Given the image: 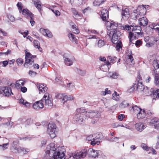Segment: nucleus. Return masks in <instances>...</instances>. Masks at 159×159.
<instances>
[{"instance_id": "nucleus-1", "label": "nucleus", "mask_w": 159, "mask_h": 159, "mask_svg": "<svg viewBox=\"0 0 159 159\" xmlns=\"http://www.w3.org/2000/svg\"><path fill=\"white\" fill-rule=\"evenodd\" d=\"M25 52V62L24 65V67L26 68H31L34 65V59L36 57V56L33 55L30 52H27L26 50Z\"/></svg>"}, {"instance_id": "nucleus-2", "label": "nucleus", "mask_w": 159, "mask_h": 159, "mask_svg": "<svg viewBox=\"0 0 159 159\" xmlns=\"http://www.w3.org/2000/svg\"><path fill=\"white\" fill-rule=\"evenodd\" d=\"M118 24L114 22L113 21L111 22L108 21L107 23V28L108 30L107 32V34L110 37H111V32L117 30H116Z\"/></svg>"}, {"instance_id": "nucleus-3", "label": "nucleus", "mask_w": 159, "mask_h": 159, "mask_svg": "<svg viewBox=\"0 0 159 159\" xmlns=\"http://www.w3.org/2000/svg\"><path fill=\"white\" fill-rule=\"evenodd\" d=\"M65 150L63 147H59L56 151V154L52 156L51 159H62L65 156Z\"/></svg>"}, {"instance_id": "nucleus-4", "label": "nucleus", "mask_w": 159, "mask_h": 159, "mask_svg": "<svg viewBox=\"0 0 159 159\" xmlns=\"http://www.w3.org/2000/svg\"><path fill=\"white\" fill-rule=\"evenodd\" d=\"M134 86H135L138 91H143V88H145L143 84L142 77L139 74L137 76Z\"/></svg>"}, {"instance_id": "nucleus-5", "label": "nucleus", "mask_w": 159, "mask_h": 159, "mask_svg": "<svg viewBox=\"0 0 159 159\" xmlns=\"http://www.w3.org/2000/svg\"><path fill=\"white\" fill-rule=\"evenodd\" d=\"M64 58L65 64L67 66H70L72 65L73 62L75 61L74 57L70 54H64Z\"/></svg>"}, {"instance_id": "nucleus-6", "label": "nucleus", "mask_w": 159, "mask_h": 159, "mask_svg": "<svg viewBox=\"0 0 159 159\" xmlns=\"http://www.w3.org/2000/svg\"><path fill=\"white\" fill-rule=\"evenodd\" d=\"M112 36L111 41L114 44L117 43L119 41L120 39V35L119 31L115 30L111 32Z\"/></svg>"}, {"instance_id": "nucleus-7", "label": "nucleus", "mask_w": 159, "mask_h": 159, "mask_svg": "<svg viewBox=\"0 0 159 159\" xmlns=\"http://www.w3.org/2000/svg\"><path fill=\"white\" fill-rule=\"evenodd\" d=\"M87 154V150L84 149L81 151H77L75 153L73 157L75 159H79L84 157Z\"/></svg>"}, {"instance_id": "nucleus-8", "label": "nucleus", "mask_w": 159, "mask_h": 159, "mask_svg": "<svg viewBox=\"0 0 159 159\" xmlns=\"http://www.w3.org/2000/svg\"><path fill=\"white\" fill-rule=\"evenodd\" d=\"M54 98L58 99H74V98L71 95L66 93H58L55 94Z\"/></svg>"}, {"instance_id": "nucleus-9", "label": "nucleus", "mask_w": 159, "mask_h": 159, "mask_svg": "<svg viewBox=\"0 0 159 159\" xmlns=\"http://www.w3.org/2000/svg\"><path fill=\"white\" fill-rule=\"evenodd\" d=\"M136 12H134V13H136L137 12L139 15L140 16H144L146 12V8L144 7V5L139 6L137 8Z\"/></svg>"}, {"instance_id": "nucleus-10", "label": "nucleus", "mask_w": 159, "mask_h": 159, "mask_svg": "<svg viewBox=\"0 0 159 159\" xmlns=\"http://www.w3.org/2000/svg\"><path fill=\"white\" fill-rule=\"evenodd\" d=\"M85 115L83 114H77L74 117V120L77 123L80 124L84 120L83 117H85Z\"/></svg>"}, {"instance_id": "nucleus-11", "label": "nucleus", "mask_w": 159, "mask_h": 159, "mask_svg": "<svg viewBox=\"0 0 159 159\" xmlns=\"http://www.w3.org/2000/svg\"><path fill=\"white\" fill-rule=\"evenodd\" d=\"M122 19L127 20L129 17L130 13L129 9L127 8H123L121 12Z\"/></svg>"}, {"instance_id": "nucleus-12", "label": "nucleus", "mask_w": 159, "mask_h": 159, "mask_svg": "<svg viewBox=\"0 0 159 159\" xmlns=\"http://www.w3.org/2000/svg\"><path fill=\"white\" fill-rule=\"evenodd\" d=\"M48 147L49 148V150L46 151L47 153L49 154V155H52V156L54 154L55 155L57 149L55 148L54 144L52 143L50 144Z\"/></svg>"}, {"instance_id": "nucleus-13", "label": "nucleus", "mask_w": 159, "mask_h": 159, "mask_svg": "<svg viewBox=\"0 0 159 159\" xmlns=\"http://www.w3.org/2000/svg\"><path fill=\"white\" fill-rule=\"evenodd\" d=\"M44 105L42 100H39L35 102L33 105V107L35 110H39L43 108Z\"/></svg>"}, {"instance_id": "nucleus-14", "label": "nucleus", "mask_w": 159, "mask_h": 159, "mask_svg": "<svg viewBox=\"0 0 159 159\" xmlns=\"http://www.w3.org/2000/svg\"><path fill=\"white\" fill-rule=\"evenodd\" d=\"M2 93L3 94L6 96H9L11 95V93L12 94L13 93L11 92V89L10 87H5L2 88Z\"/></svg>"}, {"instance_id": "nucleus-15", "label": "nucleus", "mask_w": 159, "mask_h": 159, "mask_svg": "<svg viewBox=\"0 0 159 159\" xmlns=\"http://www.w3.org/2000/svg\"><path fill=\"white\" fill-rule=\"evenodd\" d=\"M136 116L138 119H142L145 118L147 116L145 110L141 109L137 114Z\"/></svg>"}, {"instance_id": "nucleus-16", "label": "nucleus", "mask_w": 159, "mask_h": 159, "mask_svg": "<svg viewBox=\"0 0 159 159\" xmlns=\"http://www.w3.org/2000/svg\"><path fill=\"white\" fill-rule=\"evenodd\" d=\"M101 17L102 20L106 21L108 18V12L106 9H103L101 11Z\"/></svg>"}, {"instance_id": "nucleus-17", "label": "nucleus", "mask_w": 159, "mask_h": 159, "mask_svg": "<svg viewBox=\"0 0 159 159\" xmlns=\"http://www.w3.org/2000/svg\"><path fill=\"white\" fill-rule=\"evenodd\" d=\"M99 116L98 112L97 111H90L85 115V117H89L90 118H97Z\"/></svg>"}, {"instance_id": "nucleus-18", "label": "nucleus", "mask_w": 159, "mask_h": 159, "mask_svg": "<svg viewBox=\"0 0 159 159\" xmlns=\"http://www.w3.org/2000/svg\"><path fill=\"white\" fill-rule=\"evenodd\" d=\"M154 90L153 89H149L147 87H146L145 88H143V91L144 95L148 96L153 94Z\"/></svg>"}, {"instance_id": "nucleus-19", "label": "nucleus", "mask_w": 159, "mask_h": 159, "mask_svg": "<svg viewBox=\"0 0 159 159\" xmlns=\"http://www.w3.org/2000/svg\"><path fill=\"white\" fill-rule=\"evenodd\" d=\"M40 31L44 35L49 38H51L52 36L51 32L47 29H44L41 28L40 29Z\"/></svg>"}, {"instance_id": "nucleus-20", "label": "nucleus", "mask_w": 159, "mask_h": 159, "mask_svg": "<svg viewBox=\"0 0 159 159\" xmlns=\"http://www.w3.org/2000/svg\"><path fill=\"white\" fill-rule=\"evenodd\" d=\"M106 63L101 65L100 67L101 70L103 72H107L110 67V63L109 62L107 61Z\"/></svg>"}, {"instance_id": "nucleus-21", "label": "nucleus", "mask_w": 159, "mask_h": 159, "mask_svg": "<svg viewBox=\"0 0 159 159\" xmlns=\"http://www.w3.org/2000/svg\"><path fill=\"white\" fill-rule=\"evenodd\" d=\"M135 127L136 129L139 131H142L146 127V125L142 123H138L135 124Z\"/></svg>"}, {"instance_id": "nucleus-22", "label": "nucleus", "mask_w": 159, "mask_h": 159, "mask_svg": "<svg viewBox=\"0 0 159 159\" xmlns=\"http://www.w3.org/2000/svg\"><path fill=\"white\" fill-rule=\"evenodd\" d=\"M37 86L40 92H45L47 90L48 88L45 84H43L37 83ZM40 93V92H39Z\"/></svg>"}, {"instance_id": "nucleus-23", "label": "nucleus", "mask_w": 159, "mask_h": 159, "mask_svg": "<svg viewBox=\"0 0 159 159\" xmlns=\"http://www.w3.org/2000/svg\"><path fill=\"white\" fill-rule=\"evenodd\" d=\"M57 126L56 125L52 122L49 123L48 125L47 132L56 130Z\"/></svg>"}, {"instance_id": "nucleus-24", "label": "nucleus", "mask_w": 159, "mask_h": 159, "mask_svg": "<svg viewBox=\"0 0 159 159\" xmlns=\"http://www.w3.org/2000/svg\"><path fill=\"white\" fill-rule=\"evenodd\" d=\"M71 11L74 15V17L75 18L78 19L81 18L82 16V15L79 13L75 8H72Z\"/></svg>"}, {"instance_id": "nucleus-25", "label": "nucleus", "mask_w": 159, "mask_h": 159, "mask_svg": "<svg viewBox=\"0 0 159 159\" xmlns=\"http://www.w3.org/2000/svg\"><path fill=\"white\" fill-rule=\"evenodd\" d=\"M139 21L140 25L144 26L147 25L148 20L145 17H143L139 19Z\"/></svg>"}, {"instance_id": "nucleus-26", "label": "nucleus", "mask_w": 159, "mask_h": 159, "mask_svg": "<svg viewBox=\"0 0 159 159\" xmlns=\"http://www.w3.org/2000/svg\"><path fill=\"white\" fill-rule=\"evenodd\" d=\"M130 106H132V107L130 108H131V110H132L134 113L137 114L141 109V108L136 105H134L132 103L130 104Z\"/></svg>"}, {"instance_id": "nucleus-27", "label": "nucleus", "mask_w": 159, "mask_h": 159, "mask_svg": "<svg viewBox=\"0 0 159 159\" xmlns=\"http://www.w3.org/2000/svg\"><path fill=\"white\" fill-rule=\"evenodd\" d=\"M137 34H135L134 32H129V41L131 43H134L132 42V41L134 39H136V35Z\"/></svg>"}, {"instance_id": "nucleus-28", "label": "nucleus", "mask_w": 159, "mask_h": 159, "mask_svg": "<svg viewBox=\"0 0 159 159\" xmlns=\"http://www.w3.org/2000/svg\"><path fill=\"white\" fill-rule=\"evenodd\" d=\"M132 27H133L132 31L137 34V36L139 35L141 33V28L140 26H135Z\"/></svg>"}, {"instance_id": "nucleus-29", "label": "nucleus", "mask_w": 159, "mask_h": 159, "mask_svg": "<svg viewBox=\"0 0 159 159\" xmlns=\"http://www.w3.org/2000/svg\"><path fill=\"white\" fill-rule=\"evenodd\" d=\"M68 36L70 40L73 43H77L78 41L75 37V36L72 33H70L68 34Z\"/></svg>"}, {"instance_id": "nucleus-30", "label": "nucleus", "mask_w": 159, "mask_h": 159, "mask_svg": "<svg viewBox=\"0 0 159 159\" xmlns=\"http://www.w3.org/2000/svg\"><path fill=\"white\" fill-rule=\"evenodd\" d=\"M22 13L23 15L27 16L32 17L33 15L32 13L27 9H23L22 11Z\"/></svg>"}, {"instance_id": "nucleus-31", "label": "nucleus", "mask_w": 159, "mask_h": 159, "mask_svg": "<svg viewBox=\"0 0 159 159\" xmlns=\"http://www.w3.org/2000/svg\"><path fill=\"white\" fill-rule=\"evenodd\" d=\"M106 0H95L94 1L93 4L95 6H99L103 3Z\"/></svg>"}, {"instance_id": "nucleus-32", "label": "nucleus", "mask_w": 159, "mask_h": 159, "mask_svg": "<svg viewBox=\"0 0 159 159\" xmlns=\"http://www.w3.org/2000/svg\"><path fill=\"white\" fill-rule=\"evenodd\" d=\"M34 4L35 5V7L38 10L40 13L41 15H42V13L41 12V3L40 1H38L37 2H34Z\"/></svg>"}, {"instance_id": "nucleus-33", "label": "nucleus", "mask_w": 159, "mask_h": 159, "mask_svg": "<svg viewBox=\"0 0 159 159\" xmlns=\"http://www.w3.org/2000/svg\"><path fill=\"white\" fill-rule=\"evenodd\" d=\"M131 103H129L126 101L124 100L120 104V107L122 108H125L127 107L130 105Z\"/></svg>"}, {"instance_id": "nucleus-34", "label": "nucleus", "mask_w": 159, "mask_h": 159, "mask_svg": "<svg viewBox=\"0 0 159 159\" xmlns=\"http://www.w3.org/2000/svg\"><path fill=\"white\" fill-rule=\"evenodd\" d=\"M19 141L18 140L14 141L12 143L10 149L11 150H13L14 148H16V146L19 144Z\"/></svg>"}, {"instance_id": "nucleus-35", "label": "nucleus", "mask_w": 159, "mask_h": 159, "mask_svg": "<svg viewBox=\"0 0 159 159\" xmlns=\"http://www.w3.org/2000/svg\"><path fill=\"white\" fill-rule=\"evenodd\" d=\"M95 137L94 138L96 140H101L103 138V135L102 133L101 132H98L96 133L95 135Z\"/></svg>"}, {"instance_id": "nucleus-36", "label": "nucleus", "mask_w": 159, "mask_h": 159, "mask_svg": "<svg viewBox=\"0 0 159 159\" xmlns=\"http://www.w3.org/2000/svg\"><path fill=\"white\" fill-rule=\"evenodd\" d=\"M25 81L23 80H20L16 81V86L19 87L20 86H24L25 85Z\"/></svg>"}, {"instance_id": "nucleus-37", "label": "nucleus", "mask_w": 159, "mask_h": 159, "mask_svg": "<svg viewBox=\"0 0 159 159\" xmlns=\"http://www.w3.org/2000/svg\"><path fill=\"white\" fill-rule=\"evenodd\" d=\"M19 102L26 107H29L30 104V103L26 101V100H19Z\"/></svg>"}, {"instance_id": "nucleus-38", "label": "nucleus", "mask_w": 159, "mask_h": 159, "mask_svg": "<svg viewBox=\"0 0 159 159\" xmlns=\"http://www.w3.org/2000/svg\"><path fill=\"white\" fill-rule=\"evenodd\" d=\"M77 113H80L79 114H82V113H87V111H86L84 107H81L80 108H77L76 109Z\"/></svg>"}, {"instance_id": "nucleus-39", "label": "nucleus", "mask_w": 159, "mask_h": 159, "mask_svg": "<svg viewBox=\"0 0 159 159\" xmlns=\"http://www.w3.org/2000/svg\"><path fill=\"white\" fill-rule=\"evenodd\" d=\"M154 83L157 86L159 87V76L157 74L154 76Z\"/></svg>"}, {"instance_id": "nucleus-40", "label": "nucleus", "mask_w": 159, "mask_h": 159, "mask_svg": "<svg viewBox=\"0 0 159 159\" xmlns=\"http://www.w3.org/2000/svg\"><path fill=\"white\" fill-rule=\"evenodd\" d=\"M55 131L56 130H53V131L47 132V133L49 134L50 138L52 139L54 138L56 136L55 134Z\"/></svg>"}, {"instance_id": "nucleus-41", "label": "nucleus", "mask_w": 159, "mask_h": 159, "mask_svg": "<svg viewBox=\"0 0 159 159\" xmlns=\"http://www.w3.org/2000/svg\"><path fill=\"white\" fill-rule=\"evenodd\" d=\"M45 106L48 107H51L52 106V100H45Z\"/></svg>"}, {"instance_id": "nucleus-42", "label": "nucleus", "mask_w": 159, "mask_h": 159, "mask_svg": "<svg viewBox=\"0 0 159 159\" xmlns=\"http://www.w3.org/2000/svg\"><path fill=\"white\" fill-rule=\"evenodd\" d=\"M116 44V50L119 52L120 51V49H122V43L120 41H119Z\"/></svg>"}, {"instance_id": "nucleus-43", "label": "nucleus", "mask_w": 159, "mask_h": 159, "mask_svg": "<svg viewBox=\"0 0 159 159\" xmlns=\"http://www.w3.org/2000/svg\"><path fill=\"white\" fill-rule=\"evenodd\" d=\"M112 98L116 99H119L121 98L120 95L118 94L116 91H115L112 95Z\"/></svg>"}, {"instance_id": "nucleus-44", "label": "nucleus", "mask_w": 159, "mask_h": 159, "mask_svg": "<svg viewBox=\"0 0 159 159\" xmlns=\"http://www.w3.org/2000/svg\"><path fill=\"white\" fill-rule=\"evenodd\" d=\"M67 89L70 90H73L75 89L74 84L71 83H68L67 85Z\"/></svg>"}, {"instance_id": "nucleus-45", "label": "nucleus", "mask_w": 159, "mask_h": 159, "mask_svg": "<svg viewBox=\"0 0 159 159\" xmlns=\"http://www.w3.org/2000/svg\"><path fill=\"white\" fill-rule=\"evenodd\" d=\"M159 122V119L157 117H154L151 119L150 123L152 124H156Z\"/></svg>"}, {"instance_id": "nucleus-46", "label": "nucleus", "mask_w": 159, "mask_h": 159, "mask_svg": "<svg viewBox=\"0 0 159 159\" xmlns=\"http://www.w3.org/2000/svg\"><path fill=\"white\" fill-rule=\"evenodd\" d=\"M104 41L101 39L99 40L98 43V46L99 48H101L105 45Z\"/></svg>"}, {"instance_id": "nucleus-47", "label": "nucleus", "mask_w": 159, "mask_h": 159, "mask_svg": "<svg viewBox=\"0 0 159 159\" xmlns=\"http://www.w3.org/2000/svg\"><path fill=\"white\" fill-rule=\"evenodd\" d=\"M16 148H14L12 151H14L16 153H21V147H16Z\"/></svg>"}, {"instance_id": "nucleus-48", "label": "nucleus", "mask_w": 159, "mask_h": 159, "mask_svg": "<svg viewBox=\"0 0 159 159\" xmlns=\"http://www.w3.org/2000/svg\"><path fill=\"white\" fill-rule=\"evenodd\" d=\"M72 4H77L78 5L82 2L83 0H70Z\"/></svg>"}, {"instance_id": "nucleus-49", "label": "nucleus", "mask_w": 159, "mask_h": 159, "mask_svg": "<svg viewBox=\"0 0 159 159\" xmlns=\"http://www.w3.org/2000/svg\"><path fill=\"white\" fill-rule=\"evenodd\" d=\"M153 94L157 98H159V89L154 90Z\"/></svg>"}, {"instance_id": "nucleus-50", "label": "nucleus", "mask_w": 159, "mask_h": 159, "mask_svg": "<svg viewBox=\"0 0 159 159\" xmlns=\"http://www.w3.org/2000/svg\"><path fill=\"white\" fill-rule=\"evenodd\" d=\"M102 93L103 95H105L107 94H111V90H109L108 88H106L105 89V91H102Z\"/></svg>"}, {"instance_id": "nucleus-51", "label": "nucleus", "mask_w": 159, "mask_h": 159, "mask_svg": "<svg viewBox=\"0 0 159 159\" xmlns=\"http://www.w3.org/2000/svg\"><path fill=\"white\" fill-rule=\"evenodd\" d=\"M141 147L144 150H145L147 151L149 150V148L145 143H142L141 145Z\"/></svg>"}, {"instance_id": "nucleus-52", "label": "nucleus", "mask_w": 159, "mask_h": 159, "mask_svg": "<svg viewBox=\"0 0 159 159\" xmlns=\"http://www.w3.org/2000/svg\"><path fill=\"white\" fill-rule=\"evenodd\" d=\"M17 64L18 65H21L23 63V61L21 58H18L16 61Z\"/></svg>"}, {"instance_id": "nucleus-53", "label": "nucleus", "mask_w": 159, "mask_h": 159, "mask_svg": "<svg viewBox=\"0 0 159 159\" xmlns=\"http://www.w3.org/2000/svg\"><path fill=\"white\" fill-rule=\"evenodd\" d=\"M0 34H2L3 36H7V33L4 30L0 28Z\"/></svg>"}, {"instance_id": "nucleus-54", "label": "nucleus", "mask_w": 159, "mask_h": 159, "mask_svg": "<svg viewBox=\"0 0 159 159\" xmlns=\"http://www.w3.org/2000/svg\"><path fill=\"white\" fill-rule=\"evenodd\" d=\"M50 98H52L50 97L49 94L48 93H46L44 94L43 99H49Z\"/></svg>"}, {"instance_id": "nucleus-55", "label": "nucleus", "mask_w": 159, "mask_h": 159, "mask_svg": "<svg viewBox=\"0 0 159 159\" xmlns=\"http://www.w3.org/2000/svg\"><path fill=\"white\" fill-rule=\"evenodd\" d=\"M34 45L36 48H38L40 46L39 42L37 40H34Z\"/></svg>"}, {"instance_id": "nucleus-56", "label": "nucleus", "mask_w": 159, "mask_h": 159, "mask_svg": "<svg viewBox=\"0 0 159 159\" xmlns=\"http://www.w3.org/2000/svg\"><path fill=\"white\" fill-rule=\"evenodd\" d=\"M17 6L20 12V13L22 11V8L21 3V2H19L17 4Z\"/></svg>"}, {"instance_id": "nucleus-57", "label": "nucleus", "mask_w": 159, "mask_h": 159, "mask_svg": "<svg viewBox=\"0 0 159 159\" xmlns=\"http://www.w3.org/2000/svg\"><path fill=\"white\" fill-rule=\"evenodd\" d=\"M77 72L78 73L81 75H84L85 74V71L84 70H82L80 69L77 70Z\"/></svg>"}, {"instance_id": "nucleus-58", "label": "nucleus", "mask_w": 159, "mask_h": 159, "mask_svg": "<svg viewBox=\"0 0 159 159\" xmlns=\"http://www.w3.org/2000/svg\"><path fill=\"white\" fill-rule=\"evenodd\" d=\"M125 115L123 114H120L118 116V119L119 120L122 121L125 118Z\"/></svg>"}, {"instance_id": "nucleus-59", "label": "nucleus", "mask_w": 159, "mask_h": 159, "mask_svg": "<svg viewBox=\"0 0 159 159\" xmlns=\"http://www.w3.org/2000/svg\"><path fill=\"white\" fill-rule=\"evenodd\" d=\"M11 51L9 49H8L7 51L6 52H0V55H7L9 54H10L11 53Z\"/></svg>"}, {"instance_id": "nucleus-60", "label": "nucleus", "mask_w": 159, "mask_h": 159, "mask_svg": "<svg viewBox=\"0 0 159 159\" xmlns=\"http://www.w3.org/2000/svg\"><path fill=\"white\" fill-rule=\"evenodd\" d=\"M29 151V149L21 147V153L25 154Z\"/></svg>"}, {"instance_id": "nucleus-61", "label": "nucleus", "mask_w": 159, "mask_h": 159, "mask_svg": "<svg viewBox=\"0 0 159 159\" xmlns=\"http://www.w3.org/2000/svg\"><path fill=\"white\" fill-rule=\"evenodd\" d=\"M29 75L32 77H34L35 76L36 74V73L34 71L30 70L29 72Z\"/></svg>"}, {"instance_id": "nucleus-62", "label": "nucleus", "mask_w": 159, "mask_h": 159, "mask_svg": "<svg viewBox=\"0 0 159 159\" xmlns=\"http://www.w3.org/2000/svg\"><path fill=\"white\" fill-rule=\"evenodd\" d=\"M30 23L31 25L32 26H33L34 25V24L35 23V22L34 21V19H33V15H32V17H30Z\"/></svg>"}, {"instance_id": "nucleus-63", "label": "nucleus", "mask_w": 159, "mask_h": 159, "mask_svg": "<svg viewBox=\"0 0 159 159\" xmlns=\"http://www.w3.org/2000/svg\"><path fill=\"white\" fill-rule=\"evenodd\" d=\"M123 28L124 30H129L131 29V27L128 25H125V26H123Z\"/></svg>"}, {"instance_id": "nucleus-64", "label": "nucleus", "mask_w": 159, "mask_h": 159, "mask_svg": "<svg viewBox=\"0 0 159 159\" xmlns=\"http://www.w3.org/2000/svg\"><path fill=\"white\" fill-rule=\"evenodd\" d=\"M135 86H134V85L132 86L128 90V92L130 93L133 92L134 91Z\"/></svg>"}]
</instances>
